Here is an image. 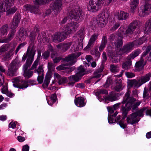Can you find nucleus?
Here are the masks:
<instances>
[{
  "label": "nucleus",
  "mask_w": 151,
  "mask_h": 151,
  "mask_svg": "<svg viewBox=\"0 0 151 151\" xmlns=\"http://www.w3.org/2000/svg\"><path fill=\"white\" fill-rule=\"evenodd\" d=\"M51 99L53 103H55L57 99V97L56 93L52 94L51 96Z\"/></svg>",
  "instance_id": "57"
},
{
  "label": "nucleus",
  "mask_w": 151,
  "mask_h": 151,
  "mask_svg": "<svg viewBox=\"0 0 151 151\" xmlns=\"http://www.w3.org/2000/svg\"><path fill=\"white\" fill-rule=\"evenodd\" d=\"M48 68L50 73H52L53 70V64L52 63H48Z\"/></svg>",
  "instance_id": "58"
},
{
  "label": "nucleus",
  "mask_w": 151,
  "mask_h": 151,
  "mask_svg": "<svg viewBox=\"0 0 151 151\" xmlns=\"http://www.w3.org/2000/svg\"><path fill=\"white\" fill-rule=\"evenodd\" d=\"M135 81H134V87L136 88H137L140 86L141 85V82H140V80H139L138 81H136L135 80Z\"/></svg>",
  "instance_id": "63"
},
{
  "label": "nucleus",
  "mask_w": 151,
  "mask_h": 151,
  "mask_svg": "<svg viewBox=\"0 0 151 151\" xmlns=\"http://www.w3.org/2000/svg\"><path fill=\"white\" fill-rule=\"evenodd\" d=\"M3 88L1 89V92L3 93L6 94V95L9 97H12V96L14 94L11 92H9L7 88H4V86H3Z\"/></svg>",
  "instance_id": "40"
},
{
  "label": "nucleus",
  "mask_w": 151,
  "mask_h": 151,
  "mask_svg": "<svg viewBox=\"0 0 151 151\" xmlns=\"http://www.w3.org/2000/svg\"><path fill=\"white\" fill-rule=\"evenodd\" d=\"M52 77V74L50 73H47L45 77L44 81L50 82V79Z\"/></svg>",
  "instance_id": "52"
},
{
  "label": "nucleus",
  "mask_w": 151,
  "mask_h": 151,
  "mask_svg": "<svg viewBox=\"0 0 151 151\" xmlns=\"http://www.w3.org/2000/svg\"><path fill=\"white\" fill-rule=\"evenodd\" d=\"M147 2L141 7L142 13L146 15L151 13V4Z\"/></svg>",
  "instance_id": "13"
},
{
  "label": "nucleus",
  "mask_w": 151,
  "mask_h": 151,
  "mask_svg": "<svg viewBox=\"0 0 151 151\" xmlns=\"http://www.w3.org/2000/svg\"><path fill=\"white\" fill-rule=\"evenodd\" d=\"M117 124H119L120 127L123 129H124L127 127V125L124 123V122L123 120H120L119 121L117 122Z\"/></svg>",
  "instance_id": "55"
},
{
  "label": "nucleus",
  "mask_w": 151,
  "mask_h": 151,
  "mask_svg": "<svg viewBox=\"0 0 151 151\" xmlns=\"http://www.w3.org/2000/svg\"><path fill=\"white\" fill-rule=\"evenodd\" d=\"M27 34V31L26 30L25 28L22 27L20 28L18 36L19 37H22L24 36V35L26 36Z\"/></svg>",
  "instance_id": "36"
},
{
  "label": "nucleus",
  "mask_w": 151,
  "mask_h": 151,
  "mask_svg": "<svg viewBox=\"0 0 151 151\" xmlns=\"http://www.w3.org/2000/svg\"><path fill=\"white\" fill-rule=\"evenodd\" d=\"M75 63V62H73L70 63L64 64L58 66L57 67L56 69L59 70L67 69H68V67H65V66H66L68 65L69 66H71Z\"/></svg>",
  "instance_id": "30"
},
{
  "label": "nucleus",
  "mask_w": 151,
  "mask_h": 151,
  "mask_svg": "<svg viewBox=\"0 0 151 151\" xmlns=\"http://www.w3.org/2000/svg\"><path fill=\"white\" fill-rule=\"evenodd\" d=\"M77 36L81 38L80 40H83L84 37L85 32L84 31V29L82 28L80 29L77 33Z\"/></svg>",
  "instance_id": "35"
},
{
  "label": "nucleus",
  "mask_w": 151,
  "mask_h": 151,
  "mask_svg": "<svg viewBox=\"0 0 151 151\" xmlns=\"http://www.w3.org/2000/svg\"><path fill=\"white\" fill-rule=\"evenodd\" d=\"M82 11L78 6L71 9L69 14V18L73 22L75 21L79 22L84 18V17L82 15Z\"/></svg>",
  "instance_id": "1"
},
{
  "label": "nucleus",
  "mask_w": 151,
  "mask_h": 151,
  "mask_svg": "<svg viewBox=\"0 0 151 151\" xmlns=\"http://www.w3.org/2000/svg\"><path fill=\"white\" fill-rule=\"evenodd\" d=\"M108 94V91H107L105 89H100L99 91H98L97 93H96V95H97V94L98 95H100V94Z\"/></svg>",
  "instance_id": "53"
},
{
  "label": "nucleus",
  "mask_w": 151,
  "mask_h": 151,
  "mask_svg": "<svg viewBox=\"0 0 151 151\" xmlns=\"http://www.w3.org/2000/svg\"><path fill=\"white\" fill-rule=\"evenodd\" d=\"M15 29H12L11 33L9 35L8 37L6 39H4V40L6 41L5 42H7L8 41H10L13 38V36L14 35V33L15 31L14 30Z\"/></svg>",
  "instance_id": "39"
},
{
  "label": "nucleus",
  "mask_w": 151,
  "mask_h": 151,
  "mask_svg": "<svg viewBox=\"0 0 151 151\" xmlns=\"http://www.w3.org/2000/svg\"><path fill=\"white\" fill-rule=\"evenodd\" d=\"M138 25L137 21H134L128 26L127 29L125 31L126 35L127 36L132 35Z\"/></svg>",
  "instance_id": "7"
},
{
  "label": "nucleus",
  "mask_w": 151,
  "mask_h": 151,
  "mask_svg": "<svg viewBox=\"0 0 151 151\" xmlns=\"http://www.w3.org/2000/svg\"><path fill=\"white\" fill-rule=\"evenodd\" d=\"M35 82V81L33 80H32L30 79L28 81H24L23 82V84L24 85V86H26L27 85L28 86V84H27L28 83H29L32 84V85H33V83Z\"/></svg>",
  "instance_id": "56"
},
{
  "label": "nucleus",
  "mask_w": 151,
  "mask_h": 151,
  "mask_svg": "<svg viewBox=\"0 0 151 151\" xmlns=\"http://www.w3.org/2000/svg\"><path fill=\"white\" fill-rule=\"evenodd\" d=\"M125 74L127 77L128 78H132L135 76L134 73L132 72H125Z\"/></svg>",
  "instance_id": "54"
},
{
  "label": "nucleus",
  "mask_w": 151,
  "mask_h": 151,
  "mask_svg": "<svg viewBox=\"0 0 151 151\" xmlns=\"http://www.w3.org/2000/svg\"><path fill=\"white\" fill-rule=\"evenodd\" d=\"M98 35H96L95 34H93L91 37L88 45L84 49H88L90 48L91 46L92 47L94 45V42L98 38Z\"/></svg>",
  "instance_id": "19"
},
{
  "label": "nucleus",
  "mask_w": 151,
  "mask_h": 151,
  "mask_svg": "<svg viewBox=\"0 0 151 151\" xmlns=\"http://www.w3.org/2000/svg\"><path fill=\"white\" fill-rule=\"evenodd\" d=\"M28 64L26 65V64H24L23 67V70H24L23 75L24 77H27V79L29 78L33 75V71L29 72L27 71L28 68L30 67L31 66H28Z\"/></svg>",
  "instance_id": "21"
},
{
  "label": "nucleus",
  "mask_w": 151,
  "mask_h": 151,
  "mask_svg": "<svg viewBox=\"0 0 151 151\" xmlns=\"http://www.w3.org/2000/svg\"><path fill=\"white\" fill-rule=\"evenodd\" d=\"M8 27V25L6 24L3 26L0 29V34L1 37L6 35Z\"/></svg>",
  "instance_id": "28"
},
{
  "label": "nucleus",
  "mask_w": 151,
  "mask_h": 151,
  "mask_svg": "<svg viewBox=\"0 0 151 151\" xmlns=\"http://www.w3.org/2000/svg\"><path fill=\"white\" fill-rule=\"evenodd\" d=\"M135 101V99L131 97L128 101V102H129V105L132 107V112H134V110H136L138 108V106L139 105L140 103L138 101L135 103L134 102Z\"/></svg>",
  "instance_id": "15"
},
{
  "label": "nucleus",
  "mask_w": 151,
  "mask_h": 151,
  "mask_svg": "<svg viewBox=\"0 0 151 151\" xmlns=\"http://www.w3.org/2000/svg\"><path fill=\"white\" fill-rule=\"evenodd\" d=\"M21 18L20 14L17 13L13 18L12 22L10 25V28L12 29H15L18 27Z\"/></svg>",
  "instance_id": "6"
},
{
  "label": "nucleus",
  "mask_w": 151,
  "mask_h": 151,
  "mask_svg": "<svg viewBox=\"0 0 151 151\" xmlns=\"http://www.w3.org/2000/svg\"><path fill=\"white\" fill-rule=\"evenodd\" d=\"M9 4H7V6L6 8V16L13 14L16 12L17 10V8L15 6L11 8V7L14 4H12L10 6H9Z\"/></svg>",
  "instance_id": "17"
},
{
  "label": "nucleus",
  "mask_w": 151,
  "mask_h": 151,
  "mask_svg": "<svg viewBox=\"0 0 151 151\" xmlns=\"http://www.w3.org/2000/svg\"><path fill=\"white\" fill-rule=\"evenodd\" d=\"M144 59L142 57H141L140 60L137 62L135 64V67L136 68H139L141 66L144 62Z\"/></svg>",
  "instance_id": "49"
},
{
  "label": "nucleus",
  "mask_w": 151,
  "mask_h": 151,
  "mask_svg": "<svg viewBox=\"0 0 151 151\" xmlns=\"http://www.w3.org/2000/svg\"><path fill=\"white\" fill-rule=\"evenodd\" d=\"M132 107L129 105V102H128V101L126 104L125 106L122 105L121 109L122 114V115L127 116L128 111L131 109Z\"/></svg>",
  "instance_id": "20"
},
{
  "label": "nucleus",
  "mask_w": 151,
  "mask_h": 151,
  "mask_svg": "<svg viewBox=\"0 0 151 151\" xmlns=\"http://www.w3.org/2000/svg\"><path fill=\"white\" fill-rule=\"evenodd\" d=\"M104 0H90L88 6V10L95 12L100 9Z\"/></svg>",
  "instance_id": "2"
},
{
  "label": "nucleus",
  "mask_w": 151,
  "mask_h": 151,
  "mask_svg": "<svg viewBox=\"0 0 151 151\" xmlns=\"http://www.w3.org/2000/svg\"><path fill=\"white\" fill-rule=\"evenodd\" d=\"M136 57L132 53L127 57V59L128 60L131 61L132 59H134Z\"/></svg>",
  "instance_id": "61"
},
{
  "label": "nucleus",
  "mask_w": 151,
  "mask_h": 151,
  "mask_svg": "<svg viewBox=\"0 0 151 151\" xmlns=\"http://www.w3.org/2000/svg\"><path fill=\"white\" fill-rule=\"evenodd\" d=\"M117 85L114 87L115 90L117 92H120L122 90V81L120 79L119 81H117L116 83Z\"/></svg>",
  "instance_id": "33"
},
{
  "label": "nucleus",
  "mask_w": 151,
  "mask_h": 151,
  "mask_svg": "<svg viewBox=\"0 0 151 151\" xmlns=\"http://www.w3.org/2000/svg\"><path fill=\"white\" fill-rule=\"evenodd\" d=\"M9 45H6L4 46L0 47V55L5 51H7Z\"/></svg>",
  "instance_id": "48"
},
{
  "label": "nucleus",
  "mask_w": 151,
  "mask_h": 151,
  "mask_svg": "<svg viewBox=\"0 0 151 151\" xmlns=\"http://www.w3.org/2000/svg\"><path fill=\"white\" fill-rule=\"evenodd\" d=\"M24 11L28 12L29 11L32 13L37 14L38 12V6L31 4H27L24 6Z\"/></svg>",
  "instance_id": "12"
},
{
  "label": "nucleus",
  "mask_w": 151,
  "mask_h": 151,
  "mask_svg": "<svg viewBox=\"0 0 151 151\" xmlns=\"http://www.w3.org/2000/svg\"><path fill=\"white\" fill-rule=\"evenodd\" d=\"M107 109H108V112L110 114H112L114 113L115 110L114 109L113 107L111 106H108L107 107Z\"/></svg>",
  "instance_id": "62"
},
{
  "label": "nucleus",
  "mask_w": 151,
  "mask_h": 151,
  "mask_svg": "<svg viewBox=\"0 0 151 151\" xmlns=\"http://www.w3.org/2000/svg\"><path fill=\"white\" fill-rule=\"evenodd\" d=\"M36 35L35 32H31L30 34L29 37L31 41L30 44L32 46H34V42L35 39Z\"/></svg>",
  "instance_id": "37"
},
{
  "label": "nucleus",
  "mask_w": 151,
  "mask_h": 151,
  "mask_svg": "<svg viewBox=\"0 0 151 151\" xmlns=\"http://www.w3.org/2000/svg\"><path fill=\"white\" fill-rule=\"evenodd\" d=\"M118 112L116 111L113 114L109 115L108 116V121L110 123H114L116 122V119L114 118L117 114Z\"/></svg>",
  "instance_id": "27"
},
{
  "label": "nucleus",
  "mask_w": 151,
  "mask_h": 151,
  "mask_svg": "<svg viewBox=\"0 0 151 151\" xmlns=\"http://www.w3.org/2000/svg\"><path fill=\"white\" fill-rule=\"evenodd\" d=\"M132 47V44L130 42L124 45L122 48L120 49V51L123 53H127L129 52Z\"/></svg>",
  "instance_id": "22"
},
{
  "label": "nucleus",
  "mask_w": 151,
  "mask_h": 151,
  "mask_svg": "<svg viewBox=\"0 0 151 151\" xmlns=\"http://www.w3.org/2000/svg\"><path fill=\"white\" fill-rule=\"evenodd\" d=\"M118 32L121 33L124 35H126L125 29L123 27H120L119 29Z\"/></svg>",
  "instance_id": "64"
},
{
  "label": "nucleus",
  "mask_w": 151,
  "mask_h": 151,
  "mask_svg": "<svg viewBox=\"0 0 151 151\" xmlns=\"http://www.w3.org/2000/svg\"><path fill=\"white\" fill-rule=\"evenodd\" d=\"M117 39V37L116 35L113 33L110 35L109 38V40L111 42H113Z\"/></svg>",
  "instance_id": "44"
},
{
  "label": "nucleus",
  "mask_w": 151,
  "mask_h": 151,
  "mask_svg": "<svg viewBox=\"0 0 151 151\" xmlns=\"http://www.w3.org/2000/svg\"><path fill=\"white\" fill-rule=\"evenodd\" d=\"M147 109V107H144L141 109L140 110L137 111L136 112V113H137L138 115V116H139V117H143L144 116L143 112L145 110H146Z\"/></svg>",
  "instance_id": "43"
},
{
  "label": "nucleus",
  "mask_w": 151,
  "mask_h": 151,
  "mask_svg": "<svg viewBox=\"0 0 151 151\" xmlns=\"http://www.w3.org/2000/svg\"><path fill=\"white\" fill-rule=\"evenodd\" d=\"M139 0H133L131 3V11L133 13L138 4Z\"/></svg>",
  "instance_id": "32"
},
{
  "label": "nucleus",
  "mask_w": 151,
  "mask_h": 151,
  "mask_svg": "<svg viewBox=\"0 0 151 151\" xmlns=\"http://www.w3.org/2000/svg\"><path fill=\"white\" fill-rule=\"evenodd\" d=\"M118 67L114 65H111L110 66V70L111 72L116 73L119 71V70L117 69Z\"/></svg>",
  "instance_id": "45"
},
{
  "label": "nucleus",
  "mask_w": 151,
  "mask_h": 151,
  "mask_svg": "<svg viewBox=\"0 0 151 151\" xmlns=\"http://www.w3.org/2000/svg\"><path fill=\"white\" fill-rule=\"evenodd\" d=\"M107 54L110 60L113 63H115L117 62L116 58L117 57V55L114 51L108 50H107Z\"/></svg>",
  "instance_id": "14"
},
{
  "label": "nucleus",
  "mask_w": 151,
  "mask_h": 151,
  "mask_svg": "<svg viewBox=\"0 0 151 151\" xmlns=\"http://www.w3.org/2000/svg\"><path fill=\"white\" fill-rule=\"evenodd\" d=\"M115 48L117 50H120L123 44V40L122 39H117L116 41L114 42Z\"/></svg>",
  "instance_id": "26"
},
{
  "label": "nucleus",
  "mask_w": 151,
  "mask_h": 151,
  "mask_svg": "<svg viewBox=\"0 0 151 151\" xmlns=\"http://www.w3.org/2000/svg\"><path fill=\"white\" fill-rule=\"evenodd\" d=\"M92 27H96L98 26H100L101 27H102L100 23L98 21L97 17L95 20H93L92 21Z\"/></svg>",
  "instance_id": "41"
},
{
  "label": "nucleus",
  "mask_w": 151,
  "mask_h": 151,
  "mask_svg": "<svg viewBox=\"0 0 151 151\" xmlns=\"http://www.w3.org/2000/svg\"><path fill=\"white\" fill-rule=\"evenodd\" d=\"M72 44V42H69L63 44V50L65 51L67 50L70 47Z\"/></svg>",
  "instance_id": "50"
},
{
  "label": "nucleus",
  "mask_w": 151,
  "mask_h": 151,
  "mask_svg": "<svg viewBox=\"0 0 151 151\" xmlns=\"http://www.w3.org/2000/svg\"><path fill=\"white\" fill-rule=\"evenodd\" d=\"M18 69L17 62L14 60L10 63L7 73V76H14L15 73Z\"/></svg>",
  "instance_id": "5"
},
{
  "label": "nucleus",
  "mask_w": 151,
  "mask_h": 151,
  "mask_svg": "<svg viewBox=\"0 0 151 151\" xmlns=\"http://www.w3.org/2000/svg\"><path fill=\"white\" fill-rule=\"evenodd\" d=\"M81 52H80L70 54L68 55L67 57L63 58L62 60L64 61H65L66 62L72 61V62H70V63H70L73 62H75V63L76 61H73L75 59L78 58L81 55Z\"/></svg>",
  "instance_id": "11"
},
{
  "label": "nucleus",
  "mask_w": 151,
  "mask_h": 151,
  "mask_svg": "<svg viewBox=\"0 0 151 151\" xmlns=\"http://www.w3.org/2000/svg\"><path fill=\"white\" fill-rule=\"evenodd\" d=\"M84 98L81 97L76 98L75 100V104L78 106L81 107L84 106L86 104L84 103Z\"/></svg>",
  "instance_id": "18"
},
{
  "label": "nucleus",
  "mask_w": 151,
  "mask_h": 151,
  "mask_svg": "<svg viewBox=\"0 0 151 151\" xmlns=\"http://www.w3.org/2000/svg\"><path fill=\"white\" fill-rule=\"evenodd\" d=\"M112 81L110 77L108 78L105 84L104 85L103 87L105 88H107L109 87L112 82Z\"/></svg>",
  "instance_id": "42"
},
{
  "label": "nucleus",
  "mask_w": 151,
  "mask_h": 151,
  "mask_svg": "<svg viewBox=\"0 0 151 151\" xmlns=\"http://www.w3.org/2000/svg\"><path fill=\"white\" fill-rule=\"evenodd\" d=\"M13 85L14 87L20 89L26 88L28 87L27 85L24 86L23 83L22 85H20L19 84L14 83Z\"/></svg>",
  "instance_id": "51"
},
{
  "label": "nucleus",
  "mask_w": 151,
  "mask_h": 151,
  "mask_svg": "<svg viewBox=\"0 0 151 151\" xmlns=\"http://www.w3.org/2000/svg\"><path fill=\"white\" fill-rule=\"evenodd\" d=\"M50 55V52L48 50L45 51L42 55V58L44 59L47 60L48 58Z\"/></svg>",
  "instance_id": "46"
},
{
  "label": "nucleus",
  "mask_w": 151,
  "mask_h": 151,
  "mask_svg": "<svg viewBox=\"0 0 151 151\" xmlns=\"http://www.w3.org/2000/svg\"><path fill=\"white\" fill-rule=\"evenodd\" d=\"M104 67L103 66L95 70L94 73V75H96L99 73H101L103 70Z\"/></svg>",
  "instance_id": "59"
},
{
  "label": "nucleus",
  "mask_w": 151,
  "mask_h": 151,
  "mask_svg": "<svg viewBox=\"0 0 151 151\" xmlns=\"http://www.w3.org/2000/svg\"><path fill=\"white\" fill-rule=\"evenodd\" d=\"M150 76L151 75L150 74H147L145 76L142 77L140 80L141 82V84L140 85H142L148 81L150 79Z\"/></svg>",
  "instance_id": "34"
},
{
  "label": "nucleus",
  "mask_w": 151,
  "mask_h": 151,
  "mask_svg": "<svg viewBox=\"0 0 151 151\" xmlns=\"http://www.w3.org/2000/svg\"><path fill=\"white\" fill-rule=\"evenodd\" d=\"M132 65V61L128 60L124 63H123L122 64V68L125 70H127L130 68V66Z\"/></svg>",
  "instance_id": "31"
},
{
  "label": "nucleus",
  "mask_w": 151,
  "mask_h": 151,
  "mask_svg": "<svg viewBox=\"0 0 151 151\" xmlns=\"http://www.w3.org/2000/svg\"><path fill=\"white\" fill-rule=\"evenodd\" d=\"M144 30V32L147 34L151 31V18L146 22Z\"/></svg>",
  "instance_id": "23"
},
{
  "label": "nucleus",
  "mask_w": 151,
  "mask_h": 151,
  "mask_svg": "<svg viewBox=\"0 0 151 151\" xmlns=\"http://www.w3.org/2000/svg\"><path fill=\"white\" fill-rule=\"evenodd\" d=\"M83 76V74L80 75L77 73L75 75L70 76L68 78L71 81L73 80L75 81V82H77L81 79V78Z\"/></svg>",
  "instance_id": "25"
},
{
  "label": "nucleus",
  "mask_w": 151,
  "mask_h": 151,
  "mask_svg": "<svg viewBox=\"0 0 151 151\" xmlns=\"http://www.w3.org/2000/svg\"><path fill=\"white\" fill-rule=\"evenodd\" d=\"M54 76L58 80V83L59 85L65 83L68 81V79L66 77H61L60 75L57 73H54Z\"/></svg>",
  "instance_id": "16"
},
{
  "label": "nucleus",
  "mask_w": 151,
  "mask_h": 151,
  "mask_svg": "<svg viewBox=\"0 0 151 151\" xmlns=\"http://www.w3.org/2000/svg\"><path fill=\"white\" fill-rule=\"evenodd\" d=\"M129 115L127 118V122L128 124L132 125L137 123L139 121V119L136 118L138 115L136 112H134Z\"/></svg>",
  "instance_id": "8"
},
{
  "label": "nucleus",
  "mask_w": 151,
  "mask_h": 151,
  "mask_svg": "<svg viewBox=\"0 0 151 151\" xmlns=\"http://www.w3.org/2000/svg\"><path fill=\"white\" fill-rule=\"evenodd\" d=\"M6 3V1H3L2 0H0V12H6V8L7 4Z\"/></svg>",
  "instance_id": "29"
},
{
  "label": "nucleus",
  "mask_w": 151,
  "mask_h": 151,
  "mask_svg": "<svg viewBox=\"0 0 151 151\" xmlns=\"http://www.w3.org/2000/svg\"><path fill=\"white\" fill-rule=\"evenodd\" d=\"M77 28L76 24L74 23H70L65 25L62 28V30L64 33L68 35L71 33H74Z\"/></svg>",
  "instance_id": "3"
},
{
  "label": "nucleus",
  "mask_w": 151,
  "mask_h": 151,
  "mask_svg": "<svg viewBox=\"0 0 151 151\" xmlns=\"http://www.w3.org/2000/svg\"><path fill=\"white\" fill-rule=\"evenodd\" d=\"M129 14L123 11H120L118 14V19L119 20L126 19L129 16Z\"/></svg>",
  "instance_id": "24"
},
{
  "label": "nucleus",
  "mask_w": 151,
  "mask_h": 151,
  "mask_svg": "<svg viewBox=\"0 0 151 151\" xmlns=\"http://www.w3.org/2000/svg\"><path fill=\"white\" fill-rule=\"evenodd\" d=\"M35 48L34 46H32L31 50H30L29 47L27 49V50H29L27 55L28 58L25 64H26V65L28 64V66H31L33 61L36 51L34 49Z\"/></svg>",
  "instance_id": "4"
},
{
  "label": "nucleus",
  "mask_w": 151,
  "mask_h": 151,
  "mask_svg": "<svg viewBox=\"0 0 151 151\" xmlns=\"http://www.w3.org/2000/svg\"><path fill=\"white\" fill-rule=\"evenodd\" d=\"M136 57L132 53L127 57V59L128 60L131 61L132 59H134Z\"/></svg>",
  "instance_id": "60"
},
{
  "label": "nucleus",
  "mask_w": 151,
  "mask_h": 151,
  "mask_svg": "<svg viewBox=\"0 0 151 151\" xmlns=\"http://www.w3.org/2000/svg\"><path fill=\"white\" fill-rule=\"evenodd\" d=\"M103 98L104 99L109 101H113L117 99V97L116 96H109L108 94L107 96H104Z\"/></svg>",
  "instance_id": "38"
},
{
  "label": "nucleus",
  "mask_w": 151,
  "mask_h": 151,
  "mask_svg": "<svg viewBox=\"0 0 151 151\" xmlns=\"http://www.w3.org/2000/svg\"><path fill=\"white\" fill-rule=\"evenodd\" d=\"M68 35L64 33L63 31L61 32L55 33L53 37L54 40L61 42L64 40L68 37Z\"/></svg>",
  "instance_id": "10"
},
{
  "label": "nucleus",
  "mask_w": 151,
  "mask_h": 151,
  "mask_svg": "<svg viewBox=\"0 0 151 151\" xmlns=\"http://www.w3.org/2000/svg\"><path fill=\"white\" fill-rule=\"evenodd\" d=\"M78 72L77 73L80 75L83 74L84 75L86 73H83L85 72V70L83 68V67L82 65H81L79 66L78 68Z\"/></svg>",
  "instance_id": "47"
},
{
  "label": "nucleus",
  "mask_w": 151,
  "mask_h": 151,
  "mask_svg": "<svg viewBox=\"0 0 151 151\" xmlns=\"http://www.w3.org/2000/svg\"><path fill=\"white\" fill-rule=\"evenodd\" d=\"M108 17V14L105 12H102L98 15V21L101 23L102 27H105L107 21L106 19H107Z\"/></svg>",
  "instance_id": "9"
}]
</instances>
